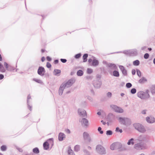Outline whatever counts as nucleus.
Returning a JSON list of instances; mask_svg holds the SVG:
<instances>
[{
	"label": "nucleus",
	"mask_w": 155,
	"mask_h": 155,
	"mask_svg": "<svg viewBox=\"0 0 155 155\" xmlns=\"http://www.w3.org/2000/svg\"><path fill=\"white\" fill-rule=\"evenodd\" d=\"M102 84L100 77L97 75L95 79L93 82V84L94 87L96 89H98L100 88Z\"/></svg>",
	"instance_id": "obj_1"
},
{
	"label": "nucleus",
	"mask_w": 155,
	"mask_h": 155,
	"mask_svg": "<svg viewBox=\"0 0 155 155\" xmlns=\"http://www.w3.org/2000/svg\"><path fill=\"white\" fill-rule=\"evenodd\" d=\"M133 126L137 130L140 132L144 133L146 131L144 127L140 124L135 123L133 124Z\"/></svg>",
	"instance_id": "obj_2"
},
{
	"label": "nucleus",
	"mask_w": 155,
	"mask_h": 155,
	"mask_svg": "<svg viewBox=\"0 0 155 155\" xmlns=\"http://www.w3.org/2000/svg\"><path fill=\"white\" fill-rule=\"evenodd\" d=\"M137 142L134 145V148L137 150H142L146 148V144L143 142L137 141Z\"/></svg>",
	"instance_id": "obj_3"
},
{
	"label": "nucleus",
	"mask_w": 155,
	"mask_h": 155,
	"mask_svg": "<svg viewBox=\"0 0 155 155\" xmlns=\"http://www.w3.org/2000/svg\"><path fill=\"white\" fill-rule=\"evenodd\" d=\"M118 120L120 124L124 125H130L131 124V120L128 118L120 117L119 118Z\"/></svg>",
	"instance_id": "obj_4"
},
{
	"label": "nucleus",
	"mask_w": 155,
	"mask_h": 155,
	"mask_svg": "<svg viewBox=\"0 0 155 155\" xmlns=\"http://www.w3.org/2000/svg\"><path fill=\"white\" fill-rule=\"evenodd\" d=\"M97 153L101 155L105 154L106 151L105 148L101 145H97L96 148Z\"/></svg>",
	"instance_id": "obj_5"
},
{
	"label": "nucleus",
	"mask_w": 155,
	"mask_h": 155,
	"mask_svg": "<svg viewBox=\"0 0 155 155\" xmlns=\"http://www.w3.org/2000/svg\"><path fill=\"white\" fill-rule=\"evenodd\" d=\"M83 137L84 140L89 143L92 141V140L89 134L87 132H84L83 133Z\"/></svg>",
	"instance_id": "obj_6"
},
{
	"label": "nucleus",
	"mask_w": 155,
	"mask_h": 155,
	"mask_svg": "<svg viewBox=\"0 0 155 155\" xmlns=\"http://www.w3.org/2000/svg\"><path fill=\"white\" fill-rule=\"evenodd\" d=\"M75 82V79L71 78L68 80L66 83H63L62 84L65 87H69L71 86Z\"/></svg>",
	"instance_id": "obj_7"
},
{
	"label": "nucleus",
	"mask_w": 155,
	"mask_h": 155,
	"mask_svg": "<svg viewBox=\"0 0 155 155\" xmlns=\"http://www.w3.org/2000/svg\"><path fill=\"white\" fill-rule=\"evenodd\" d=\"M110 107L116 112L121 113L124 112V110L122 109L115 105H111Z\"/></svg>",
	"instance_id": "obj_8"
},
{
	"label": "nucleus",
	"mask_w": 155,
	"mask_h": 155,
	"mask_svg": "<svg viewBox=\"0 0 155 155\" xmlns=\"http://www.w3.org/2000/svg\"><path fill=\"white\" fill-rule=\"evenodd\" d=\"M137 96L139 97L142 100L149 99L143 91H141L138 92L137 93Z\"/></svg>",
	"instance_id": "obj_9"
},
{
	"label": "nucleus",
	"mask_w": 155,
	"mask_h": 155,
	"mask_svg": "<svg viewBox=\"0 0 155 155\" xmlns=\"http://www.w3.org/2000/svg\"><path fill=\"white\" fill-rule=\"evenodd\" d=\"M45 72L44 68L42 66L39 67L37 71L38 74L41 76H43Z\"/></svg>",
	"instance_id": "obj_10"
},
{
	"label": "nucleus",
	"mask_w": 155,
	"mask_h": 155,
	"mask_svg": "<svg viewBox=\"0 0 155 155\" xmlns=\"http://www.w3.org/2000/svg\"><path fill=\"white\" fill-rule=\"evenodd\" d=\"M78 113L80 116L82 117H85L87 115L86 111L82 109H78Z\"/></svg>",
	"instance_id": "obj_11"
},
{
	"label": "nucleus",
	"mask_w": 155,
	"mask_h": 155,
	"mask_svg": "<svg viewBox=\"0 0 155 155\" xmlns=\"http://www.w3.org/2000/svg\"><path fill=\"white\" fill-rule=\"evenodd\" d=\"M108 67L109 68V71L110 73L111 72V70H116L117 68V67L114 64L110 63L108 64Z\"/></svg>",
	"instance_id": "obj_12"
},
{
	"label": "nucleus",
	"mask_w": 155,
	"mask_h": 155,
	"mask_svg": "<svg viewBox=\"0 0 155 155\" xmlns=\"http://www.w3.org/2000/svg\"><path fill=\"white\" fill-rule=\"evenodd\" d=\"M119 68L122 71V74L124 76H126L127 75V71L124 66L122 65H119Z\"/></svg>",
	"instance_id": "obj_13"
},
{
	"label": "nucleus",
	"mask_w": 155,
	"mask_h": 155,
	"mask_svg": "<svg viewBox=\"0 0 155 155\" xmlns=\"http://www.w3.org/2000/svg\"><path fill=\"white\" fill-rule=\"evenodd\" d=\"M79 121L81 122L82 124H84L86 127L88 126V120L87 119L83 118L81 120H80Z\"/></svg>",
	"instance_id": "obj_14"
},
{
	"label": "nucleus",
	"mask_w": 155,
	"mask_h": 155,
	"mask_svg": "<svg viewBox=\"0 0 155 155\" xmlns=\"http://www.w3.org/2000/svg\"><path fill=\"white\" fill-rule=\"evenodd\" d=\"M146 140V137L144 135H141L139 136L138 137V139L137 140L138 141L140 142H143Z\"/></svg>",
	"instance_id": "obj_15"
},
{
	"label": "nucleus",
	"mask_w": 155,
	"mask_h": 155,
	"mask_svg": "<svg viewBox=\"0 0 155 155\" xmlns=\"http://www.w3.org/2000/svg\"><path fill=\"white\" fill-rule=\"evenodd\" d=\"M146 120L148 123H153L155 121V119L153 117H147Z\"/></svg>",
	"instance_id": "obj_16"
},
{
	"label": "nucleus",
	"mask_w": 155,
	"mask_h": 155,
	"mask_svg": "<svg viewBox=\"0 0 155 155\" xmlns=\"http://www.w3.org/2000/svg\"><path fill=\"white\" fill-rule=\"evenodd\" d=\"M65 137V135L63 133H60L58 135V139L59 141H62Z\"/></svg>",
	"instance_id": "obj_17"
},
{
	"label": "nucleus",
	"mask_w": 155,
	"mask_h": 155,
	"mask_svg": "<svg viewBox=\"0 0 155 155\" xmlns=\"http://www.w3.org/2000/svg\"><path fill=\"white\" fill-rule=\"evenodd\" d=\"M111 75L116 77H119L120 76V74L119 71L116 70L114 71L112 73L110 72V73Z\"/></svg>",
	"instance_id": "obj_18"
},
{
	"label": "nucleus",
	"mask_w": 155,
	"mask_h": 155,
	"mask_svg": "<svg viewBox=\"0 0 155 155\" xmlns=\"http://www.w3.org/2000/svg\"><path fill=\"white\" fill-rule=\"evenodd\" d=\"M65 87L63 86V85L61 84L59 87V94L60 95H62L63 94V91H64V89Z\"/></svg>",
	"instance_id": "obj_19"
},
{
	"label": "nucleus",
	"mask_w": 155,
	"mask_h": 155,
	"mask_svg": "<svg viewBox=\"0 0 155 155\" xmlns=\"http://www.w3.org/2000/svg\"><path fill=\"white\" fill-rule=\"evenodd\" d=\"M150 90L152 95L155 94V85H152L150 87Z\"/></svg>",
	"instance_id": "obj_20"
},
{
	"label": "nucleus",
	"mask_w": 155,
	"mask_h": 155,
	"mask_svg": "<svg viewBox=\"0 0 155 155\" xmlns=\"http://www.w3.org/2000/svg\"><path fill=\"white\" fill-rule=\"evenodd\" d=\"M116 149H120L122 147L121 143L119 142L114 143Z\"/></svg>",
	"instance_id": "obj_21"
},
{
	"label": "nucleus",
	"mask_w": 155,
	"mask_h": 155,
	"mask_svg": "<svg viewBox=\"0 0 155 155\" xmlns=\"http://www.w3.org/2000/svg\"><path fill=\"white\" fill-rule=\"evenodd\" d=\"M147 80L144 77H142L138 81L139 83L141 84H143L145 82H147Z\"/></svg>",
	"instance_id": "obj_22"
},
{
	"label": "nucleus",
	"mask_w": 155,
	"mask_h": 155,
	"mask_svg": "<svg viewBox=\"0 0 155 155\" xmlns=\"http://www.w3.org/2000/svg\"><path fill=\"white\" fill-rule=\"evenodd\" d=\"M61 72V71L60 70L55 69H54L53 71V74L54 75L59 76Z\"/></svg>",
	"instance_id": "obj_23"
},
{
	"label": "nucleus",
	"mask_w": 155,
	"mask_h": 155,
	"mask_svg": "<svg viewBox=\"0 0 155 155\" xmlns=\"http://www.w3.org/2000/svg\"><path fill=\"white\" fill-rule=\"evenodd\" d=\"M31 98V96L30 94H29L27 97V104L28 105V109L30 110L31 111L32 110V107L31 106L29 103V99H30Z\"/></svg>",
	"instance_id": "obj_24"
},
{
	"label": "nucleus",
	"mask_w": 155,
	"mask_h": 155,
	"mask_svg": "<svg viewBox=\"0 0 155 155\" xmlns=\"http://www.w3.org/2000/svg\"><path fill=\"white\" fill-rule=\"evenodd\" d=\"M49 144L47 141L45 142L43 144V146L44 149L47 150L49 148Z\"/></svg>",
	"instance_id": "obj_25"
},
{
	"label": "nucleus",
	"mask_w": 155,
	"mask_h": 155,
	"mask_svg": "<svg viewBox=\"0 0 155 155\" xmlns=\"http://www.w3.org/2000/svg\"><path fill=\"white\" fill-rule=\"evenodd\" d=\"M99 64V62L97 60L94 59L92 62V65L94 66H97Z\"/></svg>",
	"instance_id": "obj_26"
},
{
	"label": "nucleus",
	"mask_w": 155,
	"mask_h": 155,
	"mask_svg": "<svg viewBox=\"0 0 155 155\" xmlns=\"http://www.w3.org/2000/svg\"><path fill=\"white\" fill-rule=\"evenodd\" d=\"M68 155H75L74 151L71 150V147H69L68 151Z\"/></svg>",
	"instance_id": "obj_27"
},
{
	"label": "nucleus",
	"mask_w": 155,
	"mask_h": 155,
	"mask_svg": "<svg viewBox=\"0 0 155 155\" xmlns=\"http://www.w3.org/2000/svg\"><path fill=\"white\" fill-rule=\"evenodd\" d=\"M134 139L132 138L131 139L129 140L128 142L127 143V144L128 145H130V144H132V145H134Z\"/></svg>",
	"instance_id": "obj_28"
},
{
	"label": "nucleus",
	"mask_w": 155,
	"mask_h": 155,
	"mask_svg": "<svg viewBox=\"0 0 155 155\" xmlns=\"http://www.w3.org/2000/svg\"><path fill=\"white\" fill-rule=\"evenodd\" d=\"M15 68L12 66L9 65L6 70L9 71H12L15 70Z\"/></svg>",
	"instance_id": "obj_29"
},
{
	"label": "nucleus",
	"mask_w": 155,
	"mask_h": 155,
	"mask_svg": "<svg viewBox=\"0 0 155 155\" xmlns=\"http://www.w3.org/2000/svg\"><path fill=\"white\" fill-rule=\"evenodd\" d=\"M84 72L83 71L81 70H79L78 71L77 73V75L78 76H81L83 74Z\"/></svg>",
	"instance_id": "obj_30"
},
{
	"label": "nucleus",
	"mask_w": 155,
	"mask_h": 155,
	"mask_svg": "<svg viewBox=\"0 0 155 155\" xmlns=\"http://www.w3.org/2000/svg\"><path fill=\"white\" fill-rule=\"evenodd\" d=\"M130 54H133L134 55H137V51L136 49L130 50Z\"/></svg>",
	"instance_id": "obj_31"
},
{
	"label": "nucleus",
	"mask_w": 155,
	"mask_h": 155,
	"mask_svg": "<svg viewBox=\"0 0 155 155\" xmlns=\"http://www.w3.org/2000/svg\"><path fill=\"white\" fill-rule=\"evenodd\" d=\"M88 56V54H84V55L83 56V62H85L87 61V58Z\"/></svg>",
	"instance_id": "obj_32"
},
{
	"label": "nucleus",
	"mask_w": 155,
	"mask_h": 155,
	"mask_svg": "<svg viewBox=\"0 0 155 155\" xmlns=\"http://www.w3.org/2000/svg\"><path fill=\"white\" fill-rule=\"evenodd\" d=\"M80 145H77L74 147V150L76 152H78L80 150Z\"/></svg>",
	"instance_id": "obj_33"
},
{
	"label": "nucleus",
	"mask_w": 155,
	"mask_h": 155,
	"mask_svg": "<svg viewBox=\"0 0 155 155\" xmlns=\"http://www.w3.org/2000/svg\"><path fill=\"white\" fill-rule=\"evenodd\" d=\"M33 152L35 154H38L39 153V150L38 147H35L33 149Z\"/></svg>",
	"instance_id": "obj_34"
},
{
	"label": "nucleus",
	"mask_w": 155,
	"mask_h": 155,
	"mask_svg": "<svg viewBox=\"0 0 155 155\" xmlns=\"http://www.w3.org/2000/svg\"><path fill=\"white\" fill-rule=\"evenodd\" d=\"M140 61L138 60H136L133 62V64L134 66H137L140 64Z\"/></svg>",
	"instance_id": "obj_35"
},
{
	"label": "nucleus",
	"mask_w": 155,
	"mask_h": 155,
	"mask_svg": "<svg viewBox=\"0 0 155 155\" xmlns=\"http://www.w3.org/2000/svg\"><path fill=\"white\" fill-rule=\"evenodd\" d=\"M0 71L2 72H4L5 71L3 65L1 63H0Z\"/></svg>",
	"instance_id": "obj_36"
},
{
	"label": "nucleus",
	"mask_w": 155,
	"mask_h": 155,
	"mask_svg": "<svg viewBox=\"0 0 155 155\" xmlns=\"http://www.w3.org/2000/svg\"><path fill=\"white\" fill-rule=\"evenodd\" d=\"M1 150L2 151H4L6 150L7 147L5 145H3L1 147Z\"/></svg>",
	"instance_id": "obj_37"
},
{
	"label": "nucleus",
	"mask_w": 155,
	"mask_h": 155,
	"mask_svg": "<svg viewBox=\"0 0 155 155\" xmlns=\"http://www.w3.org/2000/svg\"><path fill=\"white\" fill-rule=\"evenodd\" d=\"M33 80L36 82H37L38 83H39V84H42V81L39 79H37L36 78H34L33 79Z\"/></svg>",
	"instance_id": "obj_38"
},
{
	"label": "nucleus",
	"mask_w": 155,
	"mask_h": 155,
	"mask_svg": "<svg viewBox=\"0 0 155 155\" xmlns=\"http://www.w3.org/2000/svg\"><path fill=\"white\" fill-rule=\"evenodd\" d=\"M112 131L111 130H108L106 131V134L107 135H111L112 134Z\"/></svg>",
	"instance_id": "obj_39"
},
{
	"label": "nucleus",
	"mask_w": 155,
	"mask_h": 155,
	"mask_svg": "<svg viewBox=\"0 0 155 155\" xmlns=\"http://www.w3.org/2000/svg\"><path fill=\"white\" fill-rule=\"evenodd\" d=\"M110 149L112 150L116 149L114 143H112V144L110 145Z\"/></svg>",
	"instance_id": "obj_40"
},
{
	"label": "nucleus",
	"mask_w": 155,
	"mask_h": 155,
	"mask_svg": "<svg viewBox=\"0 0 155 155\" xmlns=\"http://www.w3.org/2000/svg\"><path fill=\"white\" fill-rule=\"evenodd\" d=\"M149 91L148 90H147L145 92H144V93H145V94L149 98L150 97V95L149 94Z\"/></svg>",
	"instance_id": "obj_41"
},
{
	"label": "nucleus",
	"mask_w": 155,
	"mask_h": 155,
	"mask_svg": "<svg viewBox=\"0 0 155 155\" xmlns=\"http://www.w3.org/2000/svg\"><path fill=\"white\" fill-rule=\"evenodd\" d=\"M81 55V53H78L76 54L74 56V57L76 59H78L80 58Z\"/></svg>",
	"instance_id": "obj_42"
},
{
	"label": "nucleus",
	"mask_w": 155,
	"mask_h": 155,
	"mask_svg": "<svg viewBox=\"0 0 155 155\" xmlns=\"http://www.w3.org/2000/svg\"><path fill=\"white\" fill-rule=\"evenodd\" d=\"M136 89L134 88L130 90V92L132 94H135L136 92Z\"/></svg>",
	"instance_id": "obj_43"
},
{
	"label": "nucleus",
	"mask_w": 155,
	"mask_h": 155,
	"mask_svg": "<svg viewBox=\"0 0 155 155\" xmlns=\"http://www.w3.org/2000/svg\"><path fill=\"white\" fill-rule=\"evenodd\" d=\"M126 86L127 88H129L132 87V84L131 83L129 82L126 84Z\"/></svg>",
	"instance_id": "obj_44"
},
{
	"label": "nucleus",
	"mask_w": 155,
	"mask_h": 155,
	"mask_svg": "<svg viewBox=\"0 0 155 155\" xmlns=\"http://www.w3.org/2000/svg\"><path fill=\"white\" fill-rule=\"evenodd\" d=\"M115 131L117 132H119L120 133L122 132L123 131L122 129H119V127H117L116 128Z\"/></svg>",
	"instance_id": "obj_45"
},
{
	"label": "nucleus",
	"mask_w": 155,
	"mask_h": 155,
	"mask_svg": "<svg viewBox=\"0 0 155 155\" xmlns=\"http://www.w3.org/2000/svg\"><path fill=\"white\" fill-rule=\"evenodd\" d=\"M93 72V70L92 69L88 68L87 69V72L88 74H91Z\"/></svg>",
	"instance_id": "obj_46"
},
{
	"label": "nucleus",
	"mask_w": 155,
	"mask_h": 155,
	"mask_svg": "<svg viewBox=\"0 0 155 155\" xmlns=\"http://www.w3.org/2000/svg\"><path fill=\"white\" fill-rule=\"evenodd\" d=\"M136 71L137 73V75L140 77L141 76V72L138 69H136Z\"/></svg>",
	"instance_id": "obj_47"
},
{
	"label": "nucleus",
	"mask_w": 155,
	"mask_h": 155,
	"mask_svg": "<svg viewBox=\"0 0 155 155\" xmlns=\"http://www.w3.org/2000/svg\"><path fill=\"white\" fill-rule=\"evenodd\" d=\"M48 142H50V143H51L52 145L53 144V138H50L48 140Z\"/></svg>",
	"instance_id": "obj_48"
},
{
	"label": "nucleus",
	"mask_w": 155,
	"mask_h": 155,
	"mask_svg": "<svg viewBox=\"0 0 155 155\" xmlns=\"http://www.w3.org/2000/svg\"><path fill=\"white\" fill-rule=\"evenodd\" d=\"M101 127H99L98 128V131L100 132L101 134L103 133V131L101 130Z\"/></svg>",
	"instance_id": "obj_49"
},
{
	"label": "nucleus",
	"mask_w": 155,
	"mask_h": 155,
	"mask_svg": "<svg viewBox=\"0 0 155 155\" xmlns=\"http://www.w3.org/2000/svg\"><path fill=\"white\" fill-rule=\"evenodd\" d=\"M130 50H125L124 51L123 53L126 54H130Z\"/></svg>",
	"instance_id": "obj_50"
},
{
	"label": "nucleus",
	"mask_w": 155,
	"mask_h": 155,
	"mask_svg": "<svg viewBox=\"0 0 155 155\" xmlns=\"http://www.w3.org/2000/svg\"><path fill=\"white\" fill-rule=\"evenodd\" d=\"M84 152L86 155H90V152L86 150H84Z\"/></svg>",
	"instance_id": "obj_51"
},
{
	"label": "nucleus",
	"mask_w": 155,
	"mask_h": 155,
	"mask_svg": "<svg viewBox=\"0 0 155 155\" xmlns=\"http://www.w3.org/2000/svg\"><path fill=\"white\" fill-rule=\"evenodd\" d=\"M149 54L148 53H146L144 55V58L145 59H147L149 58Z\"/></svg>",
	"instance_id": "obj_52"
},
{
	"label": "nucleus",
	"mask_w": 155,
	"mask_h": 155,
	"mask_svg": "<svg viewBox=\"0 0 155 155\" xmlns=\"http://www.w3.org/2000/svg\"><path fill=\"white\" fill-rule=\"evenodd\" d=\"M86 78L88 80H91L93 78V77L91 76H86Z\"/></svg>",
	"instance_id": "obj_53"
},
{
	"label": "nucleus",
	"mask_w": 155,
	"mask_h": 155,
	"mask_svg": "<svg viewBox=\"0 0 155 155\" xmlns=\"http://www.w3.org/2000/svg\"><path fill=\"white\" fill-rule=\"evenodd\" d=\"M112 93L110 92H108L107 93V97L110 98L112 96Z\"/></svg>",
	"instance_id": "obj_54"
},
{
	"label": "nucleus",
	"mask_w": 155,
	"mask_h": 155,
	"mask_svg": "<svg viewBox=\"0 0 155 155\" xmlns=\"http://www.w3.org/2000/svg\"><path fill=\"white\" fill-rule=\"evenodd\" d=\"M51 65L50 63H49L48 62L47 63L46 67L48 68H50L51 67Z\"/></svg>",
	"instance_id": "obj_55"
},
{
	"label": "nucleus",
	"mask_w": 155,
	"mask_h": 155,
	"mask_svg": "<svg viewBox=\"0 0 155 155\" xmlns=\"http://www.w3.org/2000/svg\"><path fill=\"white\" fill-rule=\"evenodd\" d=\"M60 60L63 63H65L67 61L66 59L63 58L61 59Z\"/></svg>",
	"instance_id": "obj_56"
},
{
	"label": "nucleus",
	"mask_w": 155,
	"mask_h": 155,
	"mask_svg": "<svg viewBox=\"0 0 155 155\" xmlns=\"http://www.w3.org/2000/svg\"><path fill=\"white\" fill-rule=\"evenodd\" d=\"M147 111L146 110H144L142 111L141 113L143 114H146V112Z\"/></svg>",
	"instance_id": "obj_57"
},
{
	"label": "nucleus",
	"mask_w": 155,
	"mask_h": 155,
	"mask_svg": "<svg viewBox=\"0 0 155 155\" xmlns=\"http://www.w3.org/2000/svg\"><path fill=\"white\" fill-rule=\"evenodd\" d=\"M4 65L5 66L6 69L7 68L8 66L9 65H8V64L6 62H5L4 63Z\"/></svg>",
	"instance_id": "obj_58"
},
{
	"label": "nucleus",
	"mask_w": 155,
	"mask_h": 155,
	"mask_svg": "<svg viewBox=\"0 0 155 155\" xmlns=\"http://www.w3.org/2000/svg\"><path fill=\"white\" fill-rule=\"evenodd\" d=\"M147 47L146 46H144L141 48V49L143 51H146Z\"/></svg>",
	"instance_id": "obj_59"
},
{
	"label": "nucleus",
	"mask_w": 155,
	"mask_h": 155,
	"mask_svg": "<svg viewBox=\"0 0 155 155\" xmlns=\"http://www.w3.org/2000/svg\"><path fill=\"white\" fill-rule=\"evenodd\" d=\"M46 59L48 61H51V58L49 56H47Z\"/></svg>",
	"instance_id": "obj_60"
},
{
	"label": "nucleus",
	"mask_w": 155,
	"mask_h": 155,
	"mask_svg": "<svg viewBox=\"0 0 155 155\" xmlns=\"http://www.w3.org/2000/svg\"><path fill=\"white\" fill-rule=\"evenodd\" d=\"M136 73V71L134 69H133L132 70V73L133 75L135 74Z\"/></svg>",
	"instance_id": "obj_61"
},
{
	"label": "nucleus",
	"mask_w": 155,
	"mask_h": 155,
	"mask_svg": "<svg viewBox=\"0 0 155 155\" xmlns=\"http://www.w3.org/2000/svg\"><path fill=\"white\" fill-rule=\"evenodd\" d=\"M4 76L2 74H0V80L3 79L4 78Z\"/></svg>",
	"instance_id": "obj_62"
},
{
	"label": "nucleus",
	"mask_w": 155,
	"mask_h": 155,
	"mask_svg": "<svg viewBox=\"0 0 155 155\" xmlns=\"http://www.w3.org/2000/svg\"><path fill=\"white\" fill-rule=\"evenodd\" d=\"M88 99L91 101H93L92 98L90 97H88Z\"/></svg>",
	"instance_id": "obj_63"
},
{
	"label": "nucleus",
	"mask_w": 155,
	"mask_h": 155,
	"mask_svg": "<svg viewBox=\"0 0 155 155\" xmlns=\"http://www.w3.org/2000/svg\"><path fill=\"white\" fill-rule=\"evenodd\" d=\"M58 59L55 60L54 61V62L55 64H57L58 63Z\"/></svg>",
	"instance_id": "obj_64"
}]
</instances>
